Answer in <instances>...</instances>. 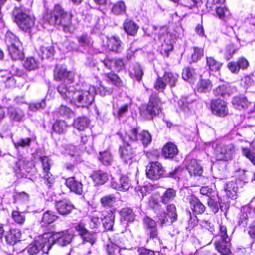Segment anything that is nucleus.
Masks as SVG:
<instances>
[{
	"mask_svg": "<svg viewBox=\"0 0 255 255\" xmlns=\"http://www.w3.org/2000/svg\"><path fill=\"white\" fill-rule=\"evenodd\" d=\"M167 214L171 219V222L176 221L177 219V214L175 205L173 204H169L166 207Z\"/></svg>",
	"mask_w": 255,
	"mask_h": 255,
	"instance_id": "nucleus-55",
	"label": "nucleus"
},
{
	"mask_svg": "<svg viewBox=\"0 0 255 255\" xmlns=\"http://www.w3.org/2000/svg\"><path fill=\"white\" fill-rule=\"evenodd\" d=\"M93 182L97 185L104 184L109 179L108 174L102 170H97L93 172L91 175Z\"/></svg>",
	"mask_w": 255,
	"mask_h": 255,
	"instance_id": "nucleus-21",
	"label": "nucleus"
},
{
	"mask_svg": "<svg viewBox=\"0 0 255 255\" xmlns=\"http://www.w3.org/2000/svg\"><path fill=\"white\" fill-rule=\"evenodd\" d=\"M48 234H43L40 235L30 244L26 248L27 253L29 255H34L38 254L41 250L43 253H48L50 250V244L47 243Z\"/></svg>",
	"mask_w": 255,
	"mask_h": 255,
	"instance_id": "nucleus-6",
	"label": "nucleus"
},
{
	"mask_svg": "<svg viewBox=\"0 0 255 255\" xmlns=\"http://www.w3.org/2000/svg\"><path fill=\"white\" fill-rule=\"evenodd\" d=\"M119 153L122 159L126 163H130L137 154L136 149L129 144L128 141L126 145L119 148Z\"/></svg>",
	"mask_w": 255,
	"mask_h": 255,
	"instance_id": "nucleus-12",
	"label": "nucleus"
},
{
	"mask_svg": "<svg viewBox=\"0 0 255 255\" xmlns=\"http://www.w3.org/2000/svg\"><path fill=\"white\" fill-rule=\"evenodd\" d=\"M242 154L246 158L255 166V153L253 152V150L251 148L242 147Z\"/></svg>",
	"mask_w": 255,
	"mask_h": 255,
	"instance_id": "nucleus-49",
	"label": "nucleus"
},
{
	"mask_svg": "<svg viewBox=\"0 0 255 255\" xmlns=\"http://www.w3.org/2000/svg\"><path fill=\"white\" fill-rule=\"evenodd\" d=\"M106 80L111 82L113 85L117 87H122L123 83L120 77L114 73H108L105 74Z\"/></svg>",
	"mask_w": 255,
	"mask_h": 255,
	"instance_id": "nucleus-44",
	"label": "nucleus"
},
{
	"mask_svg": "<svg viewBox=\"0 0 255 255\" xmlns=\"http://www.w3.org/2000/svg\"><path fill=\"white\" fill-rule=\"evenodd\" d=\"M5 40L7 47L12 45H16V44L18 45H19V43H21L18 37H17L13 33L10 31L6 32Z\"/></svg>",
	"mask_w": 255,
	"mask_h": 255,
	"instance_id": "nucleus-47",
	"label": "nucleus"
},
{
	"mask_svg": "<svg viewBox=\"0 0 255 255\" xmlns=\"http://www.w3.org/2000/svg\"><path fill=\"white\" fill-rule=\"evenodd\" d=\"M90 123V120L85 116L79 117L74 120L73 127L79 131L84 130Z\"/></svg>",
	"mask_w": 255,
	"mask_h": 255,
	"instance_id": "nucleus-31",
	"label": "nucleus"
},
{
	"mask_svg": "<svg viewBox=\"0 0 255 255\" xmlns=\"http://www.w3.org/2000/svg\"><path fill=\"white\" fill-rule=\"evenodd\" d=\"M66 185L71 191L75 193L81 195L83 192V185L81 181L76 179L75 177H72L66 180Z\"/></svg>",
	"mask_w": 255,
	"mask_h": 255,
	"instance_id": "nucleus-17",
	"label": "nucleus"
},
{
	"mask_svg": "<svg viewBox=\"0 0 255 255\" xmlns=\"http://www.w3.org/2000/svg\"><path fill=\"white\" fill-rule=\"evenodd\" d=\"M146 175L152 180H157L163 176L164 170L158 162H151L146 166Z\"/></svg>",
	"mask_w": 255,
	"mask_h": 255,
	"instance_id": "nucleus-11",
	"label": "nucleus"
},
{
	"mask_svg": "<svg viewBox=\"0 0 255 255\" xmlns=\"http://www.w3.org/2000/svg\"><path fill=\"white\" fill-rule=\"evenodd\" d=\"M54 77L56 80H63L64 84L68 86L74 81V74L71 72L67 71V69L60 65H57L54 71Z\"/></svg>",
	"mask_w": 255,
	"mask_h": 255,
	"instance_id": "nucleus-10",
	"label": "nucleus"
},
{
	"mask_svg": "<svg viewBox=\"0 0 255 255\" xmlns=\"http://www.w3.org/2000/svg\"><path fill=\"white\" fill-rule=\"evenodd\" d=\"M55 207L59 214L64 216L70 213L74 208V206L67 199L56 201Z\"/></svg>",
	"mask_w": 255,
	"mask_h": 255,
	"instance_id": "nucleus-16",
	"label": "nucleus"
},
{
	"mask_svg": "<svg viewBox=\"0 0 255 255\" xmlns=\"http://www.w3.org/2000/svg\"><path fill=\"white\" fill-rule=\"evenodd\" d=\"M89 225L91 229L98 228L101 225V219L98 215L95 213L91 214L88 216Z\"/></svg>",
	"mask_w": 255,
	"mask_h": 255,
	"instance_id": "nucleus-54",
	"label": "nucleus"
},
{
	"mask_svg": "<svg viewBox=\"0 0 255 255\" xmlns=\"http://www.w3.org/2000/svg\"><path fill=\"white\" fill-rule=\"evenodd\" d=\"M119 181L120 191H127L131 186L129 178L126 176H122L119 180Z\"/></svg>",
	"mask_w": 255,
	"mask_h": 255,
	"instance_id": "nucleus-63",
	"label": "nucleus"
},
{
	"mask_svg": "<svg viewBox=\"0 0 255 255\" xmlns=\"http://www.w3.org/2000/svg\"><path fill=\"white\" fill-rule=\"evenodd\" d=\"M54 53V50L52 46H41L38 52V54L43 59L52 57Z\"/></svg>",
	"mask_w": 255,
	"mask_h": 255,
	"instance_id": "nucleus-43",
	"label": "nucleus"
},
{
	"mask_svg": "<svg viewBox=\"0 0 255 255\" xmlns=\"http://www.w3.org/2000/svg\"><path fill=\"white\" fill-rule=\"evenodd\" d=\"M129 74L132 78L135 79L137 81H140L143 75V71L141 65L138 63L134 64L129 72Z\"/></svg>",
	"mask_w": 255,
	"mask_h": 255,
	"instance_id": "nucleus-32",
	"label": "nucleus"
},
{
	"mask_svg": "<svg viewBox=\"0 0 255 255\" xmlns=\"http://www.w3.org/2000/svg\"><path fill=\"white\" fill-rule=\"evenodd\" d=\"M232 104L235 108L241 110L247 106L248 101L244 96H237L233 99Z\"/></svg>",
	"mask_w": 255,
	"mask_h": 255,
	"instance_id": "nucleus-45",
	"label": "nucleus"
},
{
	"mask_svg": "<svg viewBox=\"0 0 255 255\" xmlns=\"http://www.w3.org/2000/svg\"><path fill=\"white\" fill-rule=\"evenodd\" d=\"M211 108L214 114L220 117H224L228 114L226 102L221 99L213 100L211 102Z\"/></svg>",
	"mask_w": 255,
	"mask_h": 255,
	"instance_id": "nucleus-15",
	"label": "nucleus"
},
{
	"mask_svg": "<svg viewBox=\"0 0 255 255\" xmlns=\"http://www.w3.org/2000/svg\"><path fill=\"white\" fill-rule=\"evenodd\" d=\"M116 197L114 194L106 195L100 199V203L103 207H111L115 203Z\"/></svg>",
	"mask_w": 255,
	"mask_h": 255,
	"instance_id": "nucleus-46",
	"label": "nucleus"
},
{
	"mask_svg": "<svg viewBox=\"0 0 255 255\" xmlns=\"http://www.w3.org/2000/svg\"><path fill=\"white\" fill-rule=\"evenodd\" d=\"M7 114L11 120L16 122L22 121L25 116V114L21 109L12 106L8 108Z\"/></svg>",
	"mask_w": 255,
	"mask_h": 255,
	"instance_id": "nucleus-26",
	"label": "nucleus"
},
{
	"mask_svg": "<svg viewBox=\"0 0 255 255\" xmlns=\"http://www.w3.org/2000/svg\"><path fill=\"white\" fill-rule=\"evenodd\" d=\"M222 64L215 60L212 57H206V67L211 71H217L219 70Z\"/></svg>",
	"mask_w": 255,
	"mask_h": 255,
	"instance_id": "nucleus-39",
	"label": "nucleus"
},
{
	"mask_svg": "<svg viewBox=\"0 0 255 255\" xmlns=\"http://www.w3.org/2000/svg\"><path fill=\"white\" fill-rule=\"evenodd\" d=\"M120 214L122 218L128 222H132L135 220V215L131 208L126 207L122 209Z\"/></svg>",
	"mask_w": 255,
	"mask_h": 255,
	"instance_id": "nucleus-33",
	"label": "nucleus"
},
{
	"mask_svg": "<svg viewBox=\"0 0 255 255\" xmlns=\"http://www.w3.org/2000/svg\"><path fill=\"white\" fill-rule=\"evenodd\" d=\"M95 94H99L100 96L104 97L111 95L113 92V88L106 87L103 85L100 84L99 87L96 89Z\"/></svg>",
	"mask_w": 255,
	"mask_h": 255,
	"instance_id": "nucleus-62",
	"label": "nucleus"
},
{
	"mask_svg": "<svg viewBox=\"0 0 255 255\" xmlns=\"http://www.w3.org/2000/svg\"><path fill=\"white\" fill-rule=\"evenodd\" d=\"M13 14L15 17V21L19 27L25 32H29L31 28L34 25V17L27 14L19 8H16Z\"/></svg>",
	"mask_w": 255,
	"mask_h": 255,
	"instance_id": "nucleus-4",
	"label": "nucleus"
},
{
	"mask_svg": "<svg viewBox=\"0 0 255 255\" xmlns=\"http://www.w3.org/2000/svg\"><path fill=\"white\" fill-rule=\"evenodd\" d=\"M236 151L232 143L217 144L214 148V155L217 160L229 161L232 159Z\"/></svg>",
	"mask_w": 255,
	"mask_h": 255,
	"instance_id": "nucleus-5",
	"label": "nucleus"
},
{
	"mask_svg": "<svg viewBox=\"0 0 255 255\" xmlns=\"http://www.w3.org/2000/svg\"><path fill=\"white\" fill-rule=\"evenodd\" d=\"M32 140L33 138L30 137L21 138L13 143L15 148L18 150L19 147L25 148L30 146Z\"/></svg>",
	"mask_w": 255,
	"mask_h": 255,
	"instance_id": "nucleus-56",
	"label": "nucleus"
},
{
	"mask_svg": "<svg viewBox=\"0 0 255 255\" xmlns=\"http://www.w3.org/2000/svg\"><path fill=\"white\" fill-rule=\"evenodd\" d=\"M125 4L122 1H118L114 4L111 10L112 12L115 15L123 14L125 12Z\"/></svg>",
	"mask_w": 255,
	"mask_h": 255,
	"instance_id": "nucleus-50",
	"label": "nucleus"
},
{
	"mask_svg": "<svg viewBox=\"0 0 255 255\" xmlns=\"http://www.w3.org/2000/svg\"><path fill=\"white\" fill-rule=\"evenodd\" d=\"M40 159L42 162L43 173L50 172L51 166V160L46 156L40 157Z\"/></svg>",
	"mask_w": 255,
	"mask_h": 255,
	"instance_id": "nucleus-64",
	"label": "nucleus"
},
{
	"mask_svg": "<svg viewBox=\"0 0 255 255\" xmlns=\"http://www.w3.org/2000/svg\"><path fill=\"white\" fill-rule=\"evenodd\" d=\"M123 28L128 35L134 36L136 34L139 27L133 21L126 19L123 23Z\"/></svg>",
	"mask_w": 255,
	"mask_h": 255,
	"instance_id": "nucleus-28",
	"label": "nucleus"
},
{
	"mask_svg": "<svg viewBox=\"0 0 255 255\" xmlns=\"http://www.w3.org/2000/svg\"><path fill=\"white\" fill-rule=\"evenodd\" d=\"M159 102V99L157 95H152L149 98L148 104L141 108L140 110L141 115L145 119H151L154 116L159 114L161 110Z\"/></svg>",
	"mask_w": 255,
	"mask_h": 255,
	"instance_id": "nucleus-3",
	"label": "nucleus"
},
{
	"mask_svg": "<svg viewBox=\"0 0 255 255\" xmlns=\"http://www.w3.org/2000/svg\"><path fill=\"white\" fill-rule=\"evenodd\" d=\"M186 169L191 176H200L203 170L201 166L195 159H192L186 165Z\"/></svg>",
	"mask_w": 255,
	"mask_h": 255,
	"instance_id": "nucleus-27",
	"label": "nucleus"
},
{
	"mask_svg": "<svg viewBox=\"0 0 255 255\" xmlns=\"http://www.w3.org/2000/svg\"><path fill=\"white\" fill-rule=\"evenodd\" d=\"M121 248V242L118 239L114 240L107 244L106 251L108 255H118Z\"/></svg>",
	"mask_w": 255,
	"mask_h": 255,
	"instance_id": "nucleus-30",
	"label": "nucleus"
},
{
	"mask_svg": "<svg viewBox=\"0 0 255 255\" xmlns=\"http://www.w3.org/2000/svg\"><path fill=\"white\" fill-rule=\"evenodd\" d=\"M46 107V102L45 100L43 99L40 101L31 103L29 105V109L33 112L37 110L43 109Z\"/></svg>",
	"mask_w": 255,
	"mask_h": 255,
	"instance_id": "nucleus-60",
	"label": "nucleus"
},
{
	"mask_svg": "<svg viewBox=\"0 0 255 255\" xmlns=\"http://www.w3.org/2000/svg\"><path fill=\"white\" fill-rule=\"evenodd\" d=\"M43 179L44 184H45L48 189L51 188L55 183V178L50 172L44 173Z\"/></svg>",
	"mask_w": 255,
	"mask_h": 255,
	"instance_id": "nucleus-59",
	"label": "nucleus"
},
{
	"mask_svg": "<svg viewBox=\"0 0 255 255\" xmlns=\"http://www.w3.org/2000/svg\"><path fill=\"white\" fill-rule=\"evenodd\" d=\"M98 159L102 164L105 166L111 165L113 161V155L109 150L99 152Z\"/></svg>",
	"mask_w": 255,
	"mask_h": 255,
	"instance_id": "nucleus-34",
	"label": "nucleus"
},
{
	"mask_svg": "<svg viewBox=\"0 0 255 255\" xmlns=\"http://www.w3.org/2000/svg\"><path fill=\"white\" fill-rule=\"evenodd\" d=\"M44 234L49 235L47 241L50 244V249L55 243L63 246H66L70 243L73 238V235L67 230L58 232L45 233Z\"/></svg>",
	"mask_w": 255,
	"mask_h": 255,
	"instance_id": "nucleus-7",
	"label": "nucleus"
},
{
	"mask_svg": "<svg viewBox=\"0 0 255 255\" xmlns=\"http://www.w3.org/2000/svg\"><path fill=\"white\" fill-rule=\"evenodd\" d=\"M177 191L173 188H166L160 197V202L166 205L174 200L177 196Z\"/></svg>",
	"mask_w": 255,
	"mask_h": 255,
	"instance_id": "nucleus-20",
	"label": "nucleus"
},
{
	"mask_svg": "<svg viewBox=\"0 0 255 255\" xmlns=\"http://www.w3.org/2000/svg\"><path fill=\"white\" fill-rule=\"evenodd\" d=\"M129 104H125L120 106L117 109H114L113 113L119 119L126 115L128 111Z\"/></svg>",
	"mask_w": 255,
	"mask_h": 255,
	"instance_id": "nucleus-53",
	"label": "nucleus"
},
{
	"mask_svg": "<svg viewBox=\"0 0 255 255\" xmlns=\"http://www.w3.org/2000/svg\"><path fill=\"white\" fill-rule=\"evenodd\" d=\"M195 101V99L193 98V96L190 95L188 96L182 97L178 102L179 106L184 111L189 110V105Z\"/></svg>",
	"mask_w": 255,
	"mask_h": 255,
	"instance_id": "nucleus-40",
	"label": "nucleus"
},
{
	"mask_svg": "<svg viewBox=\"0 0 255 255\" xmlns=\"http://www.w3.org/2000/svg\"><path fill=\"white\" fill-rule=\"evenodd\" d=\"M230 93V88L227 84L218 86L214 90V94L216 96L225 97Z\"/></svg>",
	"mask_w": 255,
	"mask_h": 255,
	"instance_id": "nucleus-48",
	"label": "nucleus"
},
{
	"mask_svg": "<svg viewBox=\"0 0 255 255\" xmlns=\"http://www.w3.org/2000/svg\"><path fill=\"white\" fill-rule=\"evenodd\" d=\"M73 15L68 13L60 5H56L53 11H48L44 16V20L51 25H57L65 33H73L76 29L72 23Z\"/></svg>",
	"mask_w": 255,
	"mask_h": 255,
	"instance_id": "nucleus-2",
	"label": "nucleus"
},
{
	"mask_svg": "<svg viewBox=\"0 0 255 255\" xmlns=\"http://www.w3.org/2000/svg\"><path fill=\"white\" fill-rule=\"evenodd\" d=\"M79 146L82 151L90 153L93 149L91 137L90 136L81 134Z\"/></svg>",
	"mask_w": 255,
	"mask_h": 255,
	"instance_id": "nucleus-29",
	"label": "nucleus"
},
{
	"mask_svg": "<svg viewBox=\"0 0 255 255\" xmlns=\"http://www.w3.org/2000/svg\"><path fill=\"white\" fill-rule=\"evenodd\" d=\"M227 227L223 225H220V236L221 239L215 242L216 249L222 255H228L230 251V238L227 234Z\"/></svg>",
	"mask_w": 255,
	"mask_h": 255,
	"instance_id": "nucleus-8",
	"label": "nucleus"
},
{
	"mask_svg": "<svg viewBox=\"0 0 255 255\" xmlns=\"http://www.w3.org/2000/svg\"><path fill=\"white\" fill-rule=\"evenodd\" d=\"M21 236V233L19 229H11L6 233L5 239L7 244L13 245L20 241Z\"/></svg>",
	"mask_w": 255,
	"mask_h": 255,
	"instance_id": "nucleus-23",
	"label": "nucleus"
},
{
	"mask_svg": "<svg viewBox=\"0 0 255 255\" xmlns=\"http://www.w3.org/2000/svg\"><path fill=\"white\" fill-rule=\"evenodd\" d=\"M58 218L55 213L51 211L45 212L42 216L41 224L42 226H46L47 225L54 222Z\"/></svg>",
	"mask_w": 255,
	"mask_h": 255,
	"instance_id": "nucleus-35",
	"label": "nucleus"
},
{
	"mask_svg": "<svg viewBox=\"0 0 255 255\" xmlns=\"http://www.w3.org/2000/svg\"><path fill=\"white\" fill-rule=\"evenodd\" d=\"M163 77L164 80L166 83V85L168 84L171 87H172L175 86L176 83L178 81L179 76L175 73L165 72Z\"/></svg>",
	"mask_w": 255,
	"mask_h": 255,
	"instance_id": "nucleus-42",
	"label": "nucleus"
},
{
	"mask_svg": "<svg viewBox=\"0 0 255 255\" xmlns=\"http://www.w3.org/2000/svg\"><path fill=\"white\" fill-rule=\"evenodd\" d=\"M127 135L130 141L140 140L144 147H147L152 141L151 135L148 131L143 130L139 134L138 128H131Z\"/></svg>",
	"mask_w": 255,
	"mask_h": 255,
	"instance_id": "nucleus-9",
	"label": "nucleus"
},
{
	"mask_svg": "<svg viewBox=\"0 0 255 255\" xmlns=\"http://www.w3.org/2000/svg\"><path fill=\"white\" fill-rule=\"evenodd\" d=\"M77 40L78 43V47L81 50V53H84L93 44L91 38L86 34H83L77 37Z\"/></svg>",
	"mask_w": 255,
	"mask_h": 255,
	"instance_id": "nucleus-19",
	"label": "nucleus"
},
{
	"mask_svg": "<svg viewBox=\"0 0 255 255\" xmlns=\"http://www.w3.org/2000/svg\"><path fill=\"white\" fill-rule=\"evenodd\" d=\"M9 55L13 60H20L23 58L24 53L22 51L21 43L19 45L11 46L7 47Z\"/></svg>",
	"mask_w": 255,
	"mask_h": 255,
	"instance_id": "nucleus-24",
	"label": "nucleus"
},
{
	"mask_svg": "<svg viewBox=\"0 0 255 255\" xmlns=\"http://www.w3.org/2000/svg\"><path fill=\"white\" fill-rule=\"evenodd\" d=\"M219 200V198L216 199L214 196L210 197L208 199V206L214 214L218 212L219 208L222 211H224L223 206L220 203Z\"/></svg>",
	"mask_w": 255,
	"mask_h": 255,
	"instance_id": "nucleus-37",
	"label": "nucleus"
},
{
	"mask_svg": "<svg viewBox=\"0 0 255 255\" xmlns=\"http://www.w3.org/2000/svg\"><path fill=\"white\" fill-rule=\"evenodd\" d=\"M28 163L26 158L22 156H18V161L16 162V167L19 171L25 170L27 171V165Z\"/></svg>",
	"mask_w": 255,
	"mask_h": 255,
	"instance_id": "nucleus-57",
	"label": "nucleus"
},
{
	"mask_svg": "<svg viewBox=\"0 0 255 255\" xmlns=\"http://www.w3.org/2000/svg\"><path fill=\"white\" fill-rule=\"evenodd\" d=\"M58 92L66 101L79 107H88L94 100L96 88L90 85H83L79 89L73 86L62 84L57 88Z\"/></svg>",
	"mask_w": 255,
	"mask_h": 255,
	"instance_id": "nucleus-1",
	"label": "nucleus"
},
{
	"mask_svg": "<svg viewBox=\"0 0 255 255\" xmlns=\"http://www.w3.org/2000/svg\"><path fill=\"white\" fill-rule=\"evenodd\" d=\"M188 200L190 208L194 213L202 214L205 211V206L196 197L190 196Z\"/></svg>",
	"mask_w": 255,
	"mask_h": 255,
	"instance_id": "nucleus-22",
	"label": "nucleus"
},
{
	"mask_svg": "<svg viewBox=\"0 0 255 255\" xmlns=\"http://www.w3.org/2000/svg\"><path fill=\"white\" fill-rule=\"evenodd\" d=\"M226 195L230 198H236L238 191L237 184L234 181L227 183L225 187Z\"/></svg>",
	"mask_w": 255,
	"mask_h": 255,
	"instance_id": "nucleus-36",
	"label": "nucleus"
},
{
	"mask_svg": "<svg viewBox=\"0 0 255 255\" xmlns=\"http://www.w3.org/2000/svg\"><path fill=\"white\" fill-rule=\"evenodd\" d=\"M178 153L177 146L172 142L167 143L162 148V155L167 159H172Z\"/></svg>",
	"mask_w": 255,
	"mask_h": 255,
	"instance_id": "nucleus-18",
	"label": "nucleus"
},
{
	"mask_svg": "<svg viewBox=\"0 0 255 255\" xmlns=\"http://www.w3.org/2000/svg\"><path fill=\"white\" fill-rule=\"evenodd\" d=\"M115 215L114 212L110 211L107 212L106 215L102 214L101 220L102 222L103 227L106 230H111L114 224Z\"/></svg>",
	"mask_w": 255,
	"mask_h": 255,
	"instance_id": "nucleus-25",
	"label": "nucleus"
},
{
	"mask_svg": "<svg viewBox=\"0 0 255 255\" xmlns=\"http://www.w3.org/2000/svg\"><path fill=\"white\" fill-rule=\"evenodd\" d=\"M107 48L109 51L119 54L124 49V45L120 38L116 36H111L107 38Z\"/></svg>",
	"mask_w": 255,
	"mask_h": 255,
	"instance_id": "nucleus-14",
	"label": "nucleus"
},
{
	"mask_svg": "<svg viewBox=\"0 0 255 255\" xmlns=\"http://www.w3.org/2000/svg\"><path fill=\"white\" fill-rule=\"evenodd\" d=\"M143 223L145 233L149 238L159 239L156 222L150 217H145L144 218Z\"/></svg>",
	"mask_w": 255,
	"mask_h": 255,
	"instance_id": "nucleus-13",
	"label": "nucleus"
},
{
	"mask_svg": "<svg viewBox=\"0 0 255 255\" xmlns=\"http://www.w3.org/2000/svg\"><path fill=\"white\" fill-rule=\"evenodd\" d=\"M83 241L89 242L91 245H93L97 240V234L95 232H90L87 231L84 235L81 236Z\"/></svg>",
	"mask_w": 255,
	"mask_h": 255,
	"instance_id": "nucleus-61",
	"label": "nucleus"
},
{
	"mask_svg": "<svg viewBox=\"0 0 255 255\" xmlns=\"http://www.w3.org/2000/svg\"><path fill=\"white\" fill-rule=\"evenodd\" d=\"M57 113L60 116L70 118L74 115V112L67 106L61 105L57 109Z\"/></svg>",
	"mask_w": 255,
	"mask_h": 255,
	"instance_id": "nucleus-52",
	"label": "nucleus"
},
{
	"mask_svg": "<svg viewBox=\"0 0 255 255\" xmlns=\"http://www.w3.org/2000/svg\"><path fill=\"white\" fill-rule=\"evenodd\" d=\"M67 125L63 120H56L53 124L52 130L58 134L64 133L66 132Z\"/></svg>",
	"mask_w": 255,
	"mask_h": 255,
	"instance_id": "nucleus-38",
	"label": "nucleus"
},
{
	"mask_svg": "<svg viewBox=\"0 0 255 255\" xmlns=\"http://www.w3.org/2000/svg\"><path fill=\"white\" fill-rule=\"evenodd\" d=\"M12 217L14 221L19 224H23L25 221L24 213L18 210H13L12 211Z\"/></svg>",
	"mask_w": 255,
	"mask_h": 255,
	"instance_id": "nucleus-58",
	"label": "nucleus"
},
{
	"mask_svg": "<svg viewBox=\"0 0 255 255\" xmlns=\"http://www.w3.org/2000/svg\"><path fill=\"white\" fill-rule=\"evenodd\" d=\"M212 87V85L208 79H201L197 84V89L199 92L206 93L209 91Z\"/></svg>",
	"mask_w": 255,
	"mask_h": 255,
	"instance_id": "nucleus-41",
	"label": "nucleus"
},
{
	"mask_svg": "<svg viewBox=\"0 0 255 255\" xmlns=\"http://www.w3.org/2000/svg\"><path fill=\"white\" fill-rule=\"evenodd\" d=\"M23 66L28 70H34L38 67V62L33 57H28L24 61Z\"/></svg>",
	"mask_w": 255,
	"mask_h": 255,
	"instance_id": "nucleus-51",
	"label": "nucleus"
}]
</instances>
